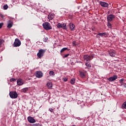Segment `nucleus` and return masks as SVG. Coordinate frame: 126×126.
I'll return each instance as SVG.
<instances>
[{"mask_svg": "<svg viewBox=\"0 0 126 126\" xmlns=\"http://www.w3.org/2000/svg\"><path fill=\"white\" fill-rule=\"evenodd\" d=\"M54 18V15L52 14H50L48 16V19L49 20H53V19Z\"/></svg>", "mask_w": 126, "mask_h": 126, "instance_id": "2eb2a0df", "label": "nucleus"}, {"mask_svg": "<svg viewBox=\"0 0 126 126\" xmlns=\"http://www.w3.org/2000/svg\"><path fill=\"white\" fill-rule=\"evenodd\" d=\"M85 65L88 67H89V68H90V67H91V65H90V64L88 62H86V63H85Z\"/></svg>", "mask_w": 126, "mask_h": 126, "instance_id": "393cba45", "label": "nucleus"}, {"mask_svg": "<svg viewBox=\"0 0 126 126\" xmlns=\"http://www.w3.org/2000/svg\"><path fill=\"white\" fill-rule=\"evenodd\" d=\"M45 50H44L43 49H40L37 54V58L39 59H42V57H44V54H45Z\"/></svg>", "mask_w": 126, "mask_h": 126, "instance_id": "7ed1b4c3", "label": "nucleus"}, {"mask_svg": "<svg viewBox=\"0 0 126 126\" xmlns=\"http://www.w3.org/2000/svg\"><path fill=\"white\" fill-rule=\"evenodd\" d=\"M0 17H1V18H3V15H2V14H0Z\"/></svg>", "mask_w": 126, "mask_h": 126, "instance_id": "e433bc0d", "label": "nucleus"}, {"mask_svg": "<svg viewBox=\"0 0 126 126\" xmlns=\"http://www.w3.org/2000/svg\"><path fill=\"white\" fill-rule=\"evenodd\" d=\"M115 16L113 14L108 15L107 16V21L108 22H111L113 21V20L114 19Z\"/></svg>", "mask_w": 126, "mask_h": 126, "instance_id": "423d86ee", "label": "nucleus"}, {"mask_svg": "<svg viewBox=\"0 0 126 126\" xmlns=\"http://www.w3.org/2000/svg\"><path fill=\"white\" fill-rule=\"evenodd\" d=\"M32 126H42V125L40 124H33Z\"/></svg>", "mask_w": 126, "mask_h": 126, "instance_id": "cd10ccee", "label": "nucleus"}, {"mask_svg": "<svg viewBox=\"0 0 126 126\" xmlns=\"http://www.w3.org/2000/svg\"><path fill=\"white\" fill-rule=\"evenodd\" d=\"M66 50H69L68 48H67V47H64L61 50V53H63V52H64V51H66Z\"/></svg>", "mask_w": 126, "mask_h": 126, "instance_id": "412c9836", "label": "nucleus"}, {"mask_svg": "<svg viewBox=\"0 0 126 126\" xmlns=\"http://www.w3.org/2000/svg\"><path fill=\"white\" fill-rule=\"evenodd\" d=\"M93 58V55L89 56V55H84V59L85 61H87V62H89V61H91V59Z\"/></svg>", "mask_w": 126, "mask_h": 126, "instance_id": "39448f33", "label": "nucleus"}, {"mask_svg": "<svg viewBox=\"0 0 126 126\" xmlns=\"http://www.w3.org/2000/svg\"><path fill=\"white\" fill-rule=\"evenodd\" d=\"M107 26L108 27H109L110 28H111V27H112V24L111 23H110V22H108Z\"/></svg>", "mask_w": 126, "mask_h": 126, "instance_id": "c756f323", "label": "nucleus"}, {"mask_svg": "<svg viewBox=\"0 0 126 126\" xmlns=\"http://www.w3.org/2000/svg\"><path fill=\"white\" fill-rule=\"evenodd\" d=\"M27 91H28V88H25L22 89V92L24 93H26V92H27Z\"/></svg>", "mask_w": 126, "mask_h": 126, "instance_id": "4be33fe9", "label": "nucleus"}, {"mask_svg": "<svg viewBox=\"0 0 126 126\" xmlns=\"http://www.w3.org/2000/svg\"><path fill=\"white\" fill-rule=\"evenodd\" d=\"M72 44H73V46L74 47V46H76V42H75V41H73V42H72Z\"/></svg>", "mask_w": 126, "mask_h": 126, "instance_id": "72a5a7b5", "label": "nucleus"}, {"mask_svg": "<svg viewBox=\"0 0 126 126\" xmlns=\"http://www.w3.org/2000/svg\"><path fill=\"white\" fill-rule=\"evenodd\" d=\"M9 96L12 99H16L18 97V94L16 92L11 91L9 92Z\"/></svg>", "mask_w": 126, "mask_h": 126, "instance_id": "f03ea898", "label": "nucleus"}, {"mask_svg": "<svg viewBox=\"0 0 126 126\" xmlns=\"http://www.w3.org/2000/svg\"><path fill=\"white\" fill-rule=\"evenodd\" d=\"M47 86L48 88H52L53 87V84L51 82H48L47 84Z\"/></svg>", "mask_w": 126, "mask_h": 126, "instance_id": "f3484780", "label": "nucleus"}, {"mask_svg": "<svg viewBox=\"0 0 126 126\" xmlns=\"http://www.w3.org/2000/svg\"><path fill=\"white\" fill-rule=\"evenodd\" d=\"M70 83H71V84H74V83H75V78H72L70 81Z\"/></svg>", "mask_w": 126, "mask_h": 126, "instance_id": "aec40b11", "label": "nucleus"}, {"mask_svg": "<svg viewBox=\"0 0 126 126\" xmlns=\"http://www.w3.org/2000/svg\"><path fill=\"white\" fill-rule=\"evenodd\" d=\"M69 26L70 27L71 31H74L75 28V25H74V24H73V23H70L69 24Z\"/></svg>", "mask_w": 126, "mask_h": 126, "instance_id": "ddd939ff", "label": "nucleus"}, {"mask_svg": "<svg viewBox=\"0 0 126 126\" xmlns=\"http://www.w3.org/2000/svg\"><path fill=\"white\" fill-rule=\"evenodd\" d=\"M100 4L103 7H108V6H109V4H108V3L105 2L100 1Z\"/></svg>", "mask_w": 126, "mask_h": 126, "instance_id": "9b49d317", "label": "nucleus"}, {"mask_svg": "<svg viewBox=\"0 0 126 126\" xmlns=\"http://www.w3.org/2000/svg\"><path fill=\"white\" fill-rule=\"evenodd\" d=\"M49 75L50 76H55V72H54V71H49Z\"/></svg>", "mask_w": 126, "mask_h": 126, "instance_id": "6ab92c4d", "label": "nucleus"}, {"mask_svg": "<svg viewBox=\"0 0 126 126\" xmlns=\"http://www.w3.org/2000/svg\"><path fill=\"white\" fill-rule=\"evenodd\" d=\"M7 28H11L13 26V22L12 20H9L7 21Z\"/></svg>", "mask_w": 126, "mask_h": 126, "instance_id": "1a4fd4ad", "label": "nucleus"}, {"mask_svg": "<svg viewBox=\"0 0 126 126\" xmlns=\"http://www.w3.org/2000/svg\"><path fill=\"white\" fill-rule=\"evenodd\" d=\"M28 121L31 124H34V123H36V120L31 116L28 117Z\"/></svg>", "mask_w": 126, "mask_h": 126, "instance_id": "6e6552de", "label": "nucleus"}, {"mask_svg": "<svg viewBox=\"0 0 126 126\" xmlns=\"http://www.w3.org/2000/svg\"><path fill=\"white\" fill-rule=\"evenodd\" d=\"M57 27H58V28H59V29L63 28V26H62V24L59 23L58 24Z\"/></svg>", "mask_w": 126, "mask_h": 126, "instance_id": "b1692460", "label": "nucleus"}, {"mask_svg": "<svg viewBox=\"0 0 126 126\" xmlns=\"http://www.w3.org/2000/svg\"><path fill=\"white\" fill-rule=\"evenodd\" d=\"M2 26H3V23H0V29L2 28Z\"/></svg>", "mask_w": 126, "mask_h": 126, "instance_id": "473e14b6", "label": "nucleus"}, {"mask_svg": "<svg viewBox=\"0 0 126 126\" xmlns=\"http://www.w3.org/2000/svg\"><path fill=\"white\" fill-rule=\"evenodd\" d=\"M42 26L43 28L45 30H51L52 29V26H51V24L48 22H45L42 24Z\"/></svg>", "mask_w": 126, "mask_h": 126, "instance_id": "f257e3e1", "label": "nucleus"}, {"mask_svg": "<svg viewBox=\"0 0 126 126\" xmlns=\"http://www.w3.org/2000/svg\"><path fill=\"white\" fill-rule=\"evenodd\" d=\"M3 9H4L5 10L7 9L8 8V5H7V4H6V5H4L3 6Z\"/></svg>", "mask_w": 126, "mask_h": 126, "instance_id": "a878e982", "label": "nucleus"}, {"mask_svg": "<svg viewBox=\"0 0 126 126\" xmlns=\"http://www.w3.org/2000/svg\"><path fill=\"white\" fill-rule=\"evenodd\" d=\"M54 110H55V109H53V108H49V111H50V112H51V113H54Z\"/></svg>", "mask_w": 126, "mask_h": 126, "instance_id": "7c9ffc66", "label": "nucleus"}, {"mask_svg": "<svg viewBox=\"0 0 126 126\" xmlns=\"http://www.w3.org/2000/svg\"><path fill=\"white\" fill-rule=\"evenodd\" d=\"M68 78H66V77H64L63 78V81H64V82H66V81H67Z\"/></svg>", "mask_w": 126, "mask_h": 126, "instance_id": "bb28decb", "label": "nucleus"}, {"mask_svg": "<svg viewBox=\"0 0 126 126\" xmlns=\"http://www.w3.org/2000/svg\"><path fill=\"white\" fill-rule=\"evenodd\" d=\"M116 79H118V76L117 75H114V76L111 77L109 78H108V80H109V81L110 82H112V81H115Z\"/></svg>", "mask_w": 126, "mask_h": 126, "instance_id": "9d476101", "label": "nucleus"}, {"mask_svg": "<svg viewBox=\"0 0 126 126\" xmlns=\"http://www.w3.org/2000/svg\"><path fill=\"white\" fill-rule=\"evenodd\" d=\"M62 28L64 30H66L67 29V28H66V24H65V23L63 24V25H62Z\"/></svg>", "mask_w": 126, "mask_h": 126, "instance_id": "a211bd4d", "label": "nucleus"}, {"mask_svg": "<svg viewBox=\"0 0 126 126\" xmlns=\"http://www.w3.org/2000/svg\"><path fill=\"white\" fill-rule=\"evenodd\" d=\"M48 40H49V38L48 37H45V38H43V41L44 42H47V41H48Z\"/></svg>", "mask_w": 126, "mask_h": 126, "instance_id": "2f4dec72", "label": "nucleus"}, {"mask_svg": "<svg viewBox=\"0 0 126 126\" xmlns=\"http://www.w3.org/2000/svg\"><path fill=\"white\" fill-rule=\"evenodd\" d=\"M35 76L37 78H42L43 77V73L41 71H37L36 72Z\"/></svg>", "mask_w": 126, "mask_h": 126, "instance_id": "0eeeda50", "label": "nucleus"}, {"mask_svg": "<svg viewBox=\"0 0 126 126\" xmlns=\"http://www.w3.org/2000/svg\"><path fill=\"white\" fill-rule=\"evenodd\" d=\"M21 45V41L18 38H16L14 44H13V47H19Z\"/></svg>", "mask_w": 126, "mask_h": 126, "instance_id": "20e7f679", "label": "nucleus"}, {"mask_svg": "<svg viewBox=\"0 0 126 126\" xmlns=\"http://www.w3.org/2000/svg\"><path fill=\"white\" fill-rule=\"evenodd\" d=\"M14 81H16V79L15 78H11L10 80V82H13Z\"/></svg>", "mask_w": 126, "mask_h": 126, "instance_id": "c85d7f7f", "label": "nucleus"}, {"mask_svg": "<svg viewBox=\"0 0 126 126\" xmlns=\"http://www.w3.org/2000/svg\"><path fill=\"white\" fill-rule=\"evenodd\" d=\"M17 83L19 86H20L21 85H23V80L21 79H19L18 80H17Z\"/></svg>", "mask_w": 126, "mask_h": 126, "instance_id": "4468645a", "label": "nucleus"}, {"mask_svg": "<svg viewBox=\"0 0 126 126\" xmlns=\"http://www.w3.org/2000/svg\"><path fill=\"white\" fill-rule=\"evenodd\" d=\"M120 82L122 83V82H124V79H121L120 80Z\"/></svg>", "mask_w": 126, "mask_h": 126, "instance_id": "4c0bfd02", "label": "nucleus"}, {"mask_svg": "<svg viewBox=\"0 0 126 126\" xmlns=\"http://www.w3.org/2000/svg\"><path fill=\"white\" fill-rule=\"evenodd\" d=\"M2 44V40L0 39V47H1V45Z\"/></svg>", "mask_w": 126, "mask_h": 126, "instance_id": "f704fd0d", "label": "nucleus"}, {"mask_svg": "<svg viewBox=\"0 0 126 126\" xmlns=\"http://www.w3.org/2000/svg\"><path fill=\"white\" fill-rule=\"evenodd\" d=\"M69 56V54H67L64 55V58H67Z\"/></svg>", "mask_w": 126, "mask_h": 126, "instance_id": "c9c22d12", "label": "nucleus"}, {"mask_svg": "<svg viewBox=\"0 0 126 126\" xmlns=\"http://www.w3.org/2000/svg\"><path fill=\"white\" fill-rule=\"evenodd\" d=\"M80 75L81 76V77H82V78H84V77H85V76H86V75L85 74V73L83 72H80Z\"/></svg>", "mask_w": 126, "mask_h": 126, "instance_id": "dca6fc26", "label": "nucleus"}, {"mask_svg": "<svg viewBox=\"0 0 126 126\" xmlns=\"http://www.w3.org/2000/svg\"><path fill=\"white\" fill-rule=\"evenodd\" d=\"M106 35L105 32L100 33L97 34L98 36L102 37V36H105Z\"/></svg>", "mask_w": 126, "mask_h": 126, "instance_id": "5701e85b", "label": "nucleus"}, {"mask_svg": "<svg viewBox=\"0 0 126 126\" xmlns=\"http://www.w3.org/2000/svg\"><path fill=\"white\" fill-rule=\"evenodd\" d=\"M109 54L110 57H115L116 53L115 50H110L109 51Z\"/></svg>", "mask_w": 126, "mask_h": 126, "instance_id": "f8f14e48", "label": "nucleus"}]
</instances>
